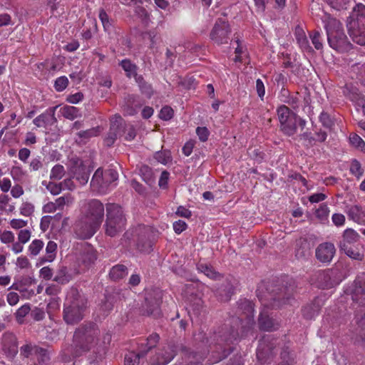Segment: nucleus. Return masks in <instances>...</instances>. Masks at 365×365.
Masks as SVG:
<instances>
[{
	"mask_svg": "<svg viewBox=\"0 0 365 365\" xmlns=\"http://www.w3.org/2000/svg\"><path fill=\"white\" fill-rule=\"evenodd\" d=\"M238 336L237 329L225 324L215 331L209 338H206L205 343L208 344L209 347V364L217 363L230 355L233 351L231 345Z\"/></svg>",
	"mask_w": 365,
	"mask_h": 365,
	"instance_id": "f257e3e1",
	"label": "nucleus"
},
{
	"mask_svg": "<svg viewBox=\"0 0 365 365\" xmlns=\"http://www.w3.org/2000/svg\"><path fill=\"white\" fill-rule=\"evenodd\" d=\"M323 22L329 46L339 52L349 51L351 43L344 33L342 24L330 15H325Z\"/></svg>",
	"mask_w": 365,
	"mask_h": 365,
	"instance_id": "f03ea898",
	"label": "nucleus"
},
{
	"mask_svg": "<svg viewBox=\"0 0 365 365\" xmlns=\"http://www.w3.org/2000/svg\"><path fill=\"white\" fill-rule=\"evenodd\" d=\"M347 29L353 41L365 46V5L356 4L352 9L346 24Z\"/></svg>",
	"mask_w": 365,
	"mask_h": 365,
	"instance_id": "7ed1b4c3",
	"label": "nucleus"
},
{
	"mask_svg": "<svg viewBox=\"0 0 365 365\" xmlns=\"http://www.w3.org/2000/svg\"><path fill=\"white\" fill-rule=\"evenodd\" d=\"M106 212V233L114 237L125 228L127 220L123 208L117 204H107Z\"/></svg>",
	"mask_w": 365,
	"mask_h": 365,
	"instance_id": "20e7f679",
	"label": "nucleus"
},
{
	"mask_svg": "<svg viewBox=\"0 0 365 365\" xmlns=\"http://www.w3.org/2000/svg\"><path fill=\"white\" fill-rule=\"evenodd\" d=\"M118 178V174L114 169L98 168L93 175V192L106 194Z\"/></svg>",
	"mask_w": 365,
	"mask_h": 365,
	"instance_id": "39448f33",
	"label": "nucleus"
},
{
	"mask_svg": "<svg viewBox=\"0 0 365 365\" xmlns=\"http://www.w3.org/2000/svg\"><path fill=\"white\" fill-rule=\"evenodd\" d=\"M74 230L76 235L81 239H89L91 237V202L90 201L81 205Z\"/></svg>",
	"mask_w": 365,
	"mask_h": 365,
	"instance_id": "423d86ee",
	"label": "nucleus"
},
{
	"mask_svg": "<svg viewBox=\"0 0 365 365\" xmlns=\"http://www.w3.org/2000/svg\"><path fill=\"white\" fill-rule=\"evenodd\" d=\"M277 113L279 121L280 130L287 136H292L297 131L298 115L285 105L280 106Z\"/></svg>",
	"mask_w": 365,
	"mask_h": 365,
	"instance_id": "0eeeda50",
	"label": "nucleus"
},
{
	"mask_svg": "<svg viewBox=\"0 0 365 365\" xmlns=\"http://www.w3.org/2000/svg\"><path fill=\"white\" fill-rule=\"evenodd\" d=\"M279 345L277 339L271 334H267L262 336L259 341L257 349V358L261 364L270 361L277 354Z\"/></svg>",
	"mask_w": 365,
	"mask_h": 365,
	"instance_id": "6e6552de",
	"label": "nucleus"
},
{
	"mask_svg": "<svg viewBox=\"0 0 365 365\" xmlns=\"http://www.w3.org/2000/svg\"><path fill=\"white\" fill-rule=\"evenodd\" d=\"M162 302V294L158 289L153 290L146 294L145 304L141 313L143 315L153 316L158 318L161 315L160 305Z\"/></svg>",
	"mask_w": 365,
	"mask_h": 365,
	"instance_id": "1a4fd4ad",
	"label": "nucleus"
},
{
	"mask_svg": "<svg viewBox=\"0 0 365 365\" xmlns=\"http://www.w3.org/2000/svg\"><path fill=\"white\" fill-rule=\"evenodd\" d=\"M236 314L237 318H233L232 321L237 323L238 321L246 320V327H251L254 324V304L246 299H240L237 302V308Z\"/></svg>",
	"mask_w": 365,
	"mask_h": 365,
	"instance_id": "9d476101",
	"label": "nucleus"
},
{
	"mask_svg": "<svg viewBox=\"0 0 365 365\" xmlns=\"http://www.w3.org/2000/svg\"><path fill=\"white\" fill-rule=\"evenodd\" d=\"M230 29L227 21L222 19H217L212 29L210 31V37L215 43L220 45L227 43Z\"/></svg>",
	"mask_w": 365,
	"mask_h": 365,
	"instance_id": "9b49d317",
	"label": "nucleus"
},
{
	"mask_svg": "<svg viewBox=\"0 0 365 365\" xmlns=\"http://www.w3.org/2000/svg\"><path fill=\"white\" fill-rule=\"evenodd\" d=\"M315 283L321 289L332 288L339 283L337 272L334 269L318 271L315 274Z\"/></svg>",
	"mask_w": 365,
	"mask_h": 365,
	"instance_id": "f8f14e48",
	"label": "nucleus"
},
{
	"mask_svg": "<svg viewBox=\"0 0 365 365\" xmlns=\"http://www.w3.org/2000/svg\"><path fill=\"white\" fill-rule=\"evenodd\" d=\"M73 340L77 348V351H78L80 354L88 351L90 350V343L91 340V327H79L74 334Z\"/></svg>",
	"mask_w": 365,
	"mask_h": 365,
	"instance_id": "ddd939ff",
	"label": "nucleus"
},
{
	"mask_svg": "<svg viewBox=\"0 0 365 365\" xmlns=\"http://www.w3.org/2000/svg\"><path fill=\"white\" fill-rule=\"evenodd\" d=\"M176 354V347L173 344H168L162 349H159L149 361V365H166Z\"/></svg>",
	"mask_w": 365,
	"mask_h": 365,
	"instance_id": "4468645a",
	"label": "nucleus"
},
{
	"mask_svg": "<svg viewBox=\"0 0 365 365\" xmlns=\"http://www.w3.org/2000/svg\"><path fill=\"white\" fill-rule=\"evenodd\" d=\"M294 292V287L292 285L281 289L280 292L272 295V302L268 306L272 309H277L283 304L289 303L290 300L292 299Z\"/></svg>",
	"mask_w": 365,
	"mask_h": 365,
	"instance_id": "2eb2a0df",
	"label": "nucleus"
},
{
	"mask_svg": "<svg viewBox=\"0 0 365 365\" xmlns=\"http://www.w3.org/2000/svg\"><path fill=\"white\" fill-rule=\"evenodd\" d=\"M355 322L357 328L356 329L354 342L358 346L365 347V307L357 311L355 316Z\"/></svg>",
	"mask_w": 365,
	"mask_h": 365,
	"instance_id": "dca6fc26",
	"label": "nucleus"
},
{
	"mask_svg": "<svg viewBox=\"0 0 365 365\" xmlns=\"http://www.w3.org/2000/svg\"><path fill=\"white\" fill-rule=\"evenodd\" d=\"M83 308L79 307L77 302H73L70 305H68V302H66L63 310V318L66 323L71 324L77 323L83 319Z\"/></svg>",
	"mask_w": 365,
	"mask_h": 365,
	"instance_id": "f3484780",
	"label": "nucleus"
},
{
	"mask_svg": "<svg viewBox=\"0 0 365 365\" xmlns=\"http://www.w3.org/2000/svg\"><path fill=\"white\" fill-rule=\"evenodd\" d=\"M123 118L120 115H115L110 123V130L104 139L106 146H111L118 137L122 136Z\"/></svg>",
	"mask_w": 365,
	"mask_h": 365,
	"instance_id": "a211bd4d",
	"label": "nucleus"
},
{
	"mask_svg": "<svg viewBox=\"0 0 365 365\" xmlns=\"http://www.w3.org/2000/svg\"><path fill=\"white\" fill-rule=\"evenodd\" d=\"M351 292L353 301L359 304L365 303V272L359 274L355 279Z\"/></svg>",
	"mask_w": 365,
	"mask_h": 365,
	"instance_id": "6ab92c4d",
	"label": "nucleus"
},
{
	"mask_svg": "<svg viewBox=\"0 0 365 365\" xmlns=\"http://www.w3.org/2000/svg\"><path fill=\"white\" fill-rule=\"evenodd\" d=\"M2 349L8 357H14L18 353V343L16 336L10 332L4 333L1 338Z\"/></svg>",
	"mask_w": 365,
	"mask_h": 365,
	"instance_id": "aec40b11",
	"label": "nucleus"
},
{
	"mask_svg": "<svg viewBox=\"0 0 365 365\" xmlns=\"http://www.w3.org/2000/svg\"><path fill=\"white\" fill-rule=\"evenodd\" d=\"M334 245L331 242L320 244L316 250V257L322 262H329L335 254Z\"/></svg>",
	"mask_w": 365,
	"mask_h": 365,
	"instance_id": "412c9836",
	"label": "nucleus"
},
{
	"mask_svg": "<svg viewBox=\"0 0 365 365\" xmlns=\"http://www.w3.org/2000/svg\"><path fill=\"white\" fill-rule=\"evenodd\" d=\"M139 230L142 235H138L137 240V248L141 252L149 253L152 250V243L149 240L148 236L150 229L145 226H140Z\"/></svg>",
	"mask_w": 365,
	"mask_h": 365,
	"instance_id": "4be33fe9",
	"label": "nucleus"
},
{
	"mask_svg": "<svg viewBox=\"0 0 365 365\" xmlns=\"http://www.w3.org/2000/svg\"><path fill=\"white\" fill-rule=\"evenodd\" d=\"M103 217V205L98 200H93V235L100 227Z\"/></svg>",
	"mask_w": 365,
	"mask_h": 365,
	"instance_id": "5701e85b",
	"label": "nucleus"
},
{
	"mask_svg": "<svg viewBox=\"0 0 365 365\" xmlns=\"http://www.w3.org/2000/svg\"><path fill=\"white\" fill-rule=\"evenodd\" d=\"M142 103L139 101V98L134 95H128L124 98L122 106L123 111L126 115H134L137 113L138 109L141 106Z\"/></svg>",
	"mask_w": 365,
	"mask_h": 365,
	"instance_id": "b1692460",
	"label": "nucleus"
},
{
	"mask_svg": "<svg viewBox=\"0 0 365 365\" xmlns=\"http://www.w3.org/2000/svg\"><path fill=\"white\" fill-rule=\"evenodd\" d=\"M311 256V249L306 239L300 238L296 242L295 257L298 259H305Z\"/></svg>",
	"mask_w": 365,
	"mask_h": 365,
	"instance_id": "393cba45",
	"label": "nucleus"
},
{
	"mask_svg": "<svg viewBox=\"0 0 365 365\" xmlns=\"http://www.w3.org/2000/svg\"><path fill=\"white\" fill-rule=\"evenodd\" d=\"M278 98L280 101L289 105L294 109L299 107V98L298 93L292 95L288 89L282 87Z\"/></svg>",
	"mask_w": 365,
	"mask_h": 365,
	"instance_id": "a878e982",
	"label": "nucleus"
},
{
	"mask_svg": "<svg viewBox=\"0 0 365 365\" xmlns=\"http://www.w3.org/2000/svg\"><path fill=\"white\" fill-rule=\"evenodd\" d=\"M57 244L54 241H48L46 247L45 255L40 258L39 263L42 264L54 261L57 255Z\"/></svg>",
	"mask_w": 365,
	"mask_h": 365,
	"instance_id": "bb28decb",
	"label": "nucleus"
},
{
	"mask_svg": "<svg viewBox=\"0 0 365 365\" xmlns=\"http://www.w3.org/2000/svg\"><path fill=\"white\" fill-rule=\"evenodd\" d=\"M346 214L349 219L358 223H365V211L358 205L348 207Z\"/></svg>",
	"mask_w": 365,
	"mask_h": 365,
	"instance_id": "cd10ccee",
	"label": "nucleus"
},
{
	"mask_svg": "<svg viewBox=\"0 0 365 365\" xmlns=\"http://www.w3.org/2000/svg\"><path fill=\"white\" fill-rule=\"evenodd\" d=\"M73 175L81 185H85L89 179V169L81 161L72 170Z\"/></svg>",
	"mask_w": 365,
	"mask_h": 365,
	"instance_id": "c85d7f7f",
	"label": "nucleus"
},
{
	"mask_svg": "<svg viewBox=\"0 0 365 365\" xmlns=\"http://www.w3.org/2000/svg\"><path fill=\"white\" fill-rule=\"evenodd\" d=\"M259 327L262 330L272 331L278 328V324L269 316L261 313L259 317Z\"/></svg>",
	"mask_w": 365,
	"mask_h": 365,
	"instance_id": "c756f323",
	"label": "nucleus"
},
{
	"mask_svg": "<svg viewBox=\"0 0 365 365\" xmlns=\"http://www.w3.org/2000/svg\"><path fill=\"white\" fill-rule=\"evenodd\" d=\"M128 290H123L118 288H113L111 289H106L105 294L106 297L108 298V300L113 304L114 306L118 302H120L122 299L125 298V293H128Z\"/></svg>",
	"mask_w": 365,
	"mask_h": 365,
	"instance_id": "7c9ffc66",
	"label": "nucleus"
},
{
	"mask_svg": "<svg viewBox=\"0 0 365 365\" xmlns=\"http://www.w3.org/2000/svg\"><path fill=\"white\" fill-rule=\"evenodd\" d=\"M145 355L146 351L144 350H140L138 353L130 351L125 356L124 365H140Z\"/></svg>",
	"mask_w": 365,
	"mask_h": 365,
	"instance_id": "2f4dec72",
	"label": "nucleus"
},
{
	"mask_svg": "<svg viewBox=\"0 0 365 365\" xmlns=\"http://www.w3.org/2000/svg\"><path fill=\"white\" fill-rule=\"evenodd\" d=\"M342 240L339 242V247L341 248V245L343 244L345 246H351L352 244L356 242L359 239V235L353 229L348 228L344 231Z\"/></svg>",
	"mask_w": 365,
	"mask_h": 365,
	"instance_id": "473e14b6",
	"label": "nucleus"
},
{
	"mask_svg": "<svg viewBox=\"0 0 365 365\" xmlns=\"http://www.w3.org/2000/svg\"><path fill=\"white\" fill-rule=\"evenodd\" d=\"M128 274V268L124 264H116L113 266L109 272V277L113 281H118Z\"/></svg>",
	"mask_w": 365,
	"mask_h": 365,
	"instance_id": "72a5a7b5",
	"label": "nucleus"
},
{
	"mask_svg": "<svg viewBox=\"0 0 365 365\" xmlns=\"http://www.w3.org/2000/svg\"><path fill=\"white\" fill-rule=\"evenodd\" d=\"M341 251H343L349 257L352 259L362 261L364 259V253L360 252V250L351 246H345L344 244L341 245V248H339Z\"/></svg>",
	"mask_w": 365,
	"mask_h": 365,
	"instance_id": "f704fd0d",
	"label": "nucleus"
},
{
	"mask_svg": "<svg viewBox=\"0 0 365 365\" xmlns=\"http://www.w3.org/2000/svg\"><path fill=\"white\" fill-rule=\"evenodd\" d=\"M140 175L143 179V180L151 186L155 183V178L153 175V172L152 169L146 165H143L140 166L139 169Z\"/></svg>",
	"mask_w": 365,
	"mask_h": 365,
	"instance_id": "c9c22d12",
	"label": "nucleus"
},
{
	"mask_svg": "<svg viewBox=\"0 0 365 365\" xmlns=\"http://www.w3.org/2000/svg\"><path fill=\"white\" fill-rule=\"evenodd\" d=\"M110 339L111 336L108 334L103 336L102 341H99V339H98V342H96V350H93V351L98 354L99 358H102L106 354L107 347Z\"/></svg>",
	"mask_w": 365,
	"mask_h": 365,
	"instance_id": "e433bc0d",
	"label": "nucleus"
},
{
	"mask_svg": "<svg viewBox=\"0 0 365 365\" xmlns=\"http://www.w3.org/2000/svg\"><path fill=\"white\" fill-rule=\"evenodd\" d=\"M59 112L62 116L71 120L80 116L79 110L76 107L71 106L61 107Z\"/></svg>",
	"mask_w": 365,
	"mask_h": 365,
	"instance_id": "4c0bfd02",
	"label": "nucleus"
},
{
	"mask_svg": "<svg viewBox=\"0 0 365 365\" xmlns=\"http://www.w3.org/2000/svg\"><path fill=\"white\" fill-rule=\"evenodd\" d=\"M134 78L136 83L138 84L141 92L147 96L150 97L153 93L152 86L147 83L141 75L137 74Z\"/></svg>",
	"mask_w": 365,
	"mask_h": 365,
	"instance_id": "58836bf2",
	"label": "nucleus"
},
{
	"mask_svg": "<svg viewBox=\"0 0 365 365\" xmlns=\"http://www.w3.org/2000/svg\"><path fill=\"white\" fill-rule=\"evenodd\" d=\"M44 247V243L41 240L35 239L28 246V255L34 257L39 255Z\"/></svg>",
	"mask_w": 365,
	"mask_h": 365,
	"instance_id": "ea45409f",
	"label": "nucleus"
},
{
	"mask_svg": "<svg viewBox=\"0 0 365 365\" xmlns=\"http://www.w3.org/2000/svg\"><path fill=\"white\" fill-rule=\"evenodd\" d=\"M198 271L204 273L207 277L217 279L220 277V274L217 272L212 266L207 264L200 263L197 264Z\"/></svg>",
	"mask_w": 365,
	"mask_h": 365,
	"instance_id": "a19ab883",
	"label": "nucleus"
},
{
	"mask_svg": "<svg viewBox=\"0 0 365 365\" xmlns=\"http://www.w3.org/2000/svg\"><path fill=\"white\" fill-rule=\"evenodd\" d=\"M296 39L299 46L303 51L308 53L313 51L312 46L309 45V40L304 31L297 33Z\"/></svg>",
	"mask_w": 365,
	"mask_h": 365,
	"instance_id": "79ce46f5",
	"label": "nucleus"
},
{
	"mask_svg": "<svg viewBox=\"0 0 365 365\" xmlns=\"http://www.w3.org/2000/svg\"><path fill=\"white\" fill-rule=\"evenodd\" d=\"M120 65L128 78L132 76L134 77L135 75H137V66L135 64L133 63L130 60L124 59L120 61Z\"/></svg>",
	"mask_w": 365,
	"mask_h": 365,
	"instance_id": "37998d69",
	"label": "nucleus"
},
{
	"mask_svg": "<svg viewBox=\"0 0 365 365\" xmlns=\"http://www.w3.org/2000/svg\"><path fill=\"white\" fill-rule=\"evenodd\" d=\"M39 347L31 344H26L21 347V354L26 358L34 359Z\"/></svg>",
	"mask_w": 365,
	"mask_h": 365,
	"instance_id": "c03bdc74",
	"label": "nucleus"
},
{
	"mask_svg": "<svg viewBox=\"0 0 365 365\" xmlns=\"http://www.w3.org/2000/svg\"><path fill=\"white\" fill-rule=\"evenodd\" d=\"M113 307L114 306L113 304L108 300V298L106 297V295L104 294V298L101 300V302L99 304L101 316L103 317L108 316Z\"/></svg>",
	"mask_w": 365,
	"mask_h": 365,
	"instance_id": "a18cd8bd",
	"label": "nucleus"
},
{
	"mask_svg": "<svg viewBox=\"0 0 365 365\" xmlns=\"http://www.w3.org/2000/svg\"><path fill=\"white\" fill-rule=\"evenodd\" d=\"M154 158L158 162L163 165H167L173 160L171 153L168 150L156 152Z\"/></svg>",
	"mask_w": 365,
	"mask_h": 365,
	"instance_id": "49530a36",
	"label": "nucleus"
},
{
	"mask_svg": "<svg viewBox=\"0 0 365 365\" xmlns=\"http://www.w3.org/2000/svg\"><path fill=\"white\" fill-rule=\"evenodd\" d=\"M309 38L317 50L323 48L322 37L319 31L314 30L309 32Z\"/></svg>",
	"mask_w": 365,
	"mask_h": 365,
	"instance_id": "de8ad7c7",
	"label": "nucleus"
},
{
	"mask_svg": "<svg viewBox=\"0 0 365 365\" xmlns=\"http://www.w3.org/2000/svg\"><path fill=\"white\" fill-rule=\"evenodd\" d=\"M122 135H124L125 140L130 141L136 136V131L131 125H126L123 120Z\"/></svg>",
	"mask_w": 365,
	"mask_h": 365,
	"instance_id": "09e8293b",
	"label": "nucleus"
},
{
	"mask_svg": "<svg viewBox=\"0 0 365 365\" xmlns=\"http://www.w3.org/2000/svg\"><path fill=\"white\" fill-rule=\"evenodd\" d=\"M11 198L7 195H0V210L6 212H12L15 209L14 204H10Z\"/></svg>",
	"mask_w": 365,
	"mask_h": 365,
	"instance_id": "8fccbe9b",
	"label": "nucleus"
},
{
	"mask_svg": "<svg viewBox=\"0 0 365 365\" xmlns=\"http://www.w3.org/2000/svg\"><path fill=\"white\" fill-rule=\"evenodd\" d=\"M66 171L63 165H56L51 170L50 178L53 180H59L63 177Z\"/></svg>",
	"mask_w": 365,
	"mask_h": 365,
	"instance_id": "3c124183",
	"label": "nucleus"
},
{
	"mask_svg": "<svg viewBox=\"0 0 365 365\" xmlns=\"http://www.w3.org/2000/svg\"><path fill=\"white\" fill-rule=\"evenodd\" d=\"M73 197L70 194L58 197L55 203L58 210H63L65 205H71L73 202Z\"/></svg>",
	"mask_w": 365,
	"mask_h": 365,
	"instance_id": "603ef678",
	"label": "nucleus"
},
{
	"mask_svg": "<svg viewBox=\"0 0 365 365\" xmlns=\"http://www.w3.org/2000/svg\"><path fill=\"white\" fill-rule=\"evenodd\" d=\"M349 142L354 147L365 153V143L358 135L355 133L351 134Z\"/></svg>",
	"mask_w": 365,
	"mask_h": 365,
	"instance_id": "864d4df0",
	"label": "nucleus"
},
{
	"mask_svg": "<svg viewBox=\"0 0 365 365\" xmlns=\"http://www.w3.org/2000/svg\"><path fill=\"white\" fill-rule=\"evenodd\" d=\"M319 306L315 304L304 307L302 309L303 315L307 319H312L319 312Z\"/></svg>",
	"mask_w": 365,
	"mask_h": 365,
	"instance_id": "5fc2aeb1",
	"label": "nucleus"
},
{
	"mask_svg": "<svg viewBox=\"0 0 365 365\" xmlns=\"http://www.w3.org/2000/svg\"><path fill=\"white\" fill-rule=\"evenodd\" d=\"M319 118L322 125L327 128L331 129L334 125L333 118L327 112H322Z\"/></svg>",
	"mask_w": 365,
	"mask_h": 365,
	"instance_id": "6e6d98bb",
	"label": "nucleus"
},
{
	"mask_svg": "<svg viewBox=\"0 0 365 365\" xmlns=\"http://www.w3.org/2000/svg\"><path fill=\"white\" fill-rule=\"evenodd\" d=\"M50 359L49 355L46 350L40 348L36 354H35L34 361H37L39 364H46Z\"/></svg>",
	"mask_w": 365,
	"mask_h": 365,
	"instance_id": "4d7b16f0",
	"label": "nucleus"
},
{
	"mask_svg": "<svg viewBox=\"0 0 365 365\" xmlns=\"http://www.w3.org/2000/svg\"><path fill=\"white\" fill-rule=\"evenodd\" d=\"M42 184L45 185L47 190L53 195H56L59 194L62 189L61 183H55L53 182H47L46 181H43Z\"/></svg>",
	"mask_w": 365,
	"mask_h": 365,
	"instance_id": "13d9d810",
	"label": "nucleus"
},
{
	"mask_svg": "<svg viewBox=\"0 0 365 365\" xmlns=\"http://www.w3.org/2000/svg\"><path fill=\"white\" fill-rule=\"evenodd\" d=\"M329 214V208L324 203L321 204L319 207L316 210L317 217L322 221L327 220Z\"/></svg>",
	"mask_w": 365,
	"mask_h": 365,
	"instance_id": "bf43d9fd",
	"label": "nucleus"
},
{
	"mask_svg": "<svg viewBox=\"0 0 365 365\" xmlns=\"http://www.w3.org/2000/svg\"><path fill=\"white\" fill-rule=\"evenodd\" d=\"M326 1L337 11L346 9L349 3V0H326Z\"/></svg>",
	"mask_w": 365,
	"mask_h": 365,
	"instance_id": "052dcab7",
	"label": "nucleus"
},
{
	"mask_svg": "<svg viewBox=\"0 0 365 365\" xmlns=\"http://www.w3.org/2000/svg\"><path fill=\"white\" fill-rule=\"evenodd\" d=\"M34 206L32 203L24 202L20 207V214L23 216L29 217L33 214Z\"/></svg>",
	"mask_w": 365,
	"mask_h": 365,
	"instance_id": "680f3d73",
	"label": "nucleus"
},
{
	"mask_svg": "<svg viewBox=\"0 0 365 365\" xmlns=\"http://www.w3.org/2000/svg\"><path fill=\"white\" fill-rule=\"evenodd\" d=\"M174 110L170 106H164L161 108L159 117L163 120H169L173 117Z\"/></svg>",
	"mask_w": 365,
	"mask_h": 365,
	"instance_id": "e2e57ef3",
	"label": "nucleus"
},
{
	"mask_svg": "<svg viewBox=\"0 0 365 365\" xmlns=\"http://www.w3.org/2000/svg\"><path fill=\"white\" fill-rule=\"evenodd\" d=\"M159 339H160V336L158 334H150L147 339V342H146L147 349H142L141 350H144L145 351H146V354H147L149 350H150L151 349H153V347H155L156 346L157 343L159 341Z\"/></svg>",
	"mask_w": 365,
	"mask_h": 365,
	"instance_id": "0e129e2a",
	"label": "nucleus"
},
{
	"mask_svg": "<svg viewBox=\"0 0 365 365\" xmlns=\"http://www.w3.org/2000/svg\"><path fill=\"white\" fill-rule=\"evenodd\" d=\"M350 172L356 177L359 178L363 174V170L360 163L356 160H353L350 167Z\"/></svg>",
	"mask_w": 365,
	"mask_h": 365,
	"instance_id": "69168bd1",
	"label": "nucleus"
},
{
	"mask_svg": "<svg viewBox=\"0 0 365 365\" xmlns=\"http://www.w3.org/2000/svg\"><path fill=\"white\" fill-rule=\"evenodd\" d=\"M68 84V80L66 76H61L55 81L54 87L57 91H63Z\"/></svg>",
	"mask_w": 365,
	"mask_h": 365,
	"instance_id": "338daca9",
	"label": "nucleus"
},
{
	"mask_svg": "<svg viewBox=\"0 0 365 365\" xmlns=\"http://www.w3.org/2000/svg\"><path fill=\"white\" fill-rule=\"evenodd\" d=\"M31 237V232L29 230L24 229L18 232V240L23 244L27 243Z\"/></svg>",
	"mask_w": 365,
	"mask_h": 365,
	"instance_id": "774afa93",
	"label": "nucleus"
}]
</instances>
